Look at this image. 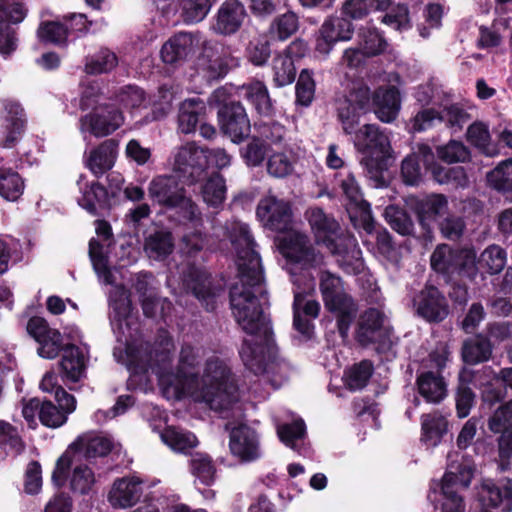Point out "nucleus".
I'll return each mask as SVG.
<instances>
[{
    "mask_svg": "<svg viewBox=\"0 0 512 512\" xmlns=\"http://www.w3.org/2000/svg\"><path fill=\"white\" fill-rule=\"evenodd\" d=\"M223 230L236 254L238 267L237 281L229 292L230 308L237 324L249 336L243 341L240 356L249 370L260 374L265 371L274 346L270 319L263 309L266 290L261 260L248 224L232 219Z\"/></svg>",
    "mask_w": 512,
    "mask_h": 512,
    "instance_id": "f257e3e1",
    "label": "nucleus"
},
{
    "mask_svg": "<svg viewBox=\"0 0 512 512\" xmlns=\"http://www.w3.org/2000/svg\"><path fill=\"white\" fill-rule=\"evenodd\" d=\"M109 304L111 308L110 322L115 333L118 335L119 342L125 344L127 355L126 364L129 369H140L142 371L152 370L158 376L160 384H178L184 382H195L198 379V365L203 357V350L200 347L191 344H183L179 363L176 371L170 367V353L173 350V341L166 331L158 334L153 348L139 359L133 354L129 339L132 337V326L135 325V319L132 315L131 302L128 291L122 286H115L109 293Z\"/></svg>",
    "mask_w": 512,
    "mask_h": 512,
    "instance_id": "f03ea898",
    "label": "nucleus"
},
{
    "mask_svg": "<svg viewBox=\"0 0 512 512\" xmlns=\"http://www.w3.org/2000/svg\"><path fill=\"white\" fill-rule=\"evenodd\" d=\"M370 89L363 83H356L337 101V115L346 134L354 133L355 147L366 154L362 164L367 174L380 184V174L386 169V160L390 156L391 144L386 129L376 124H365L356 130L361 115L369 110Z\"/></svg>",
    "mask_w": 512,
    "mask_h": 512,
    "instance_id": "7ed1b4c3",
    "label": "nucleus"
},
{
    "mask_svg": "<svg viewBox=\"0 0 512 512\" xmlns=\"http://www.w3.org/2000/svg\"><path fill=\"white\" fill-rule=\"evenodd\" d=\"M202 45L200 67L209 79L224 77L238 65L230 46L218 41H202L199 33L180 32L164 43L161 58L167 64H176L192 57Z\"/></svg>",
    "mask_w": 512,
    "mask_h": 512,
    "instance_id": "20e7f679",
    "label": "nucleus"
},
{
    "mask_svg": "<svg viewBox=\"0 0 512 512\" xmlns=\"http://www.w3.org/2000/svg\"><path fill=\"white\" fill-rule=\"evenodd\" d=\"M474 476V465L471 460L458 453L448 454L447 471L443 476L440 491L432 489L429 494L431 501L438 502L435 512H463L464 506L459 491L466 489Z\"/></svg>",
    "mask_w": 512,
    "mask_h": 512,
    "instance_id": "39448f33",
    "label": "nucleus"
},
{
    "mask_svg": "<svg viewBox=\"0 0 512 512\" xmlns=\"http://www.w3.org/2000/svg\"><path fill=\"white\" fill-rule=\"evenodd\" d=\"M320 291L326 309L336 317L340 336L345 339L356 317V303L345 292L340 277L328 271L320 274Z\"/></svg>",
    "mask_w": 512,
    "mask_h": 512,
    "instance_id": "423d86ee",
    "label": "nucleus"
},
{
    "mask_svg": "<svg viewBox=\"0 0 512 512\" xmlns=\"http://www.w3.org/2000/svg\"><path fill=\"white\" fill-rule=\"evenodd\" d=\"M148 195L155 203L169 209L177 208L191 222L201 220L198 206L185 195V189L173 176L154 177L148 185Z\"/></svg>",
    "mask_w": 512,
    "mask_h": 512,
    "instance_id": "0eeeda50",
    "label": "nucleus"
},
{
    "mask_svg": "<svg viewBox=\"0 0 512 512\" xmlns=\"http://www.w3.org/2000/svg\"><path fill=\"white\" fill-rule=\"evenodd\" d=\"M70 470H72L70 476L71 489L80 494L88 493L95 483V476L92 470L82 463L81 453L77 452L75 447H68L57 460L52 481L57 486L64 485Z\"/></svg>",
    "mask_w": 512,
    "mask_h": 512,
    "instance_id": "6e6552de",
    "label": "nucleus"
},
{
    "mask_svg": "<svg viewBox=\"0 0 512 512\" xmlns=\"http://www.w3.org/2000/svg\"><path fill=\"white\" fill-rule=\"evenodd\" d=\"M192 388L191 399L194 402L204 403L211 410L223 417L241 416L242 401L239 386H187Z\"/></svg>",
    "mask_w": 512,
    "mask_h": 512,
    "instance_id": "1a4fd4ad",
    "label": "nucleus"
},
{
    "mask_svg": "<svg viewBox=\"0 0 512 512\" xmlns=\"http://www.w3.org/2000/svg\"><path fill=\"white\" fill-rule=\"evenodd\" d=\"M172 169L191 184L197 182L207 167V151L195 143H186L174 150Z\"/></svg>",
    "mask_w": 512,
    "mask_h": 512,
    "instance_id": "9d476101",
    "label": "nucleus"
},
{
    "mask_svg": "<svg viewBox=\"0 0 512 512\" xmlns=\"http://www.w3.org/2000/svg\"><path fill=\"white\" fill-rule=\"evenodd\" d=\"M469 121V115L457 105L446 106L441 110L433 108L419 111L411 120V129L414 132H422L436 123L444 122L453 131H459Z\"/></svg>",
    "mask_w": 512,
    "mask_h": 512,
    "instance_id": "9b49d317",
    "label": "nucleus"
},
{
    "mask_svg": "<svg viewBox=\"0 0 512 512\" xmlns=\"http://www.w3.org/2000/svg\"><path fill=\"white\" fill-rule=\"evenodd\" d=\"M124 123L123 113L113 105L96 107L92 112L80 118V131L89 132L95 137L112 134Z\"/></svg>",
    "mask_w": 512,
    "mask_h": 512,
    "instance_id": "f8f14e48",
    "label": "nucleus"
},
{
    "mask_svg": "<svg viewBox=\"0 0 512 512\" xmlns=\"http://www.w3.org/2000/svg\"><path fill=\"white\" fill-rule=\"evenodd\" d=\"M229 431V448L231 453L242 462H252L261 457L259 435L255 429L239 424L232 427L230 423L225 425Z\"/></svg>",
    "mask_w": 512,
    "mask_h": 512,
    "instance_id": "ddd939ff",
    "label": "nucleus"
},
{
    "mask_svg": "<svg viewBox=\"0 0 512 512\" xmlns=\"http://www.w3.org/2000/svg\"><path fill=\"white\" fill-rule=\"evenodd\" d=\"M256 214L263 226L272 231L284 232L291 227L292 211L289 203L275 196L262 198L257 205Z\"/></svg>",
    "mask_w": 512,
    "mask_h": 512,
    "instance_id": "4468645a",
    "label": "nucleus"
},
{
    "mask_svg": "<svg viewBox=\"0 0 512 512\" xmlns=\"http://www.w3.org/2000/svg\"><path fill=\"white\" fill-rule=\"evenodd\" d=\"M391 329L386 324V317L378 309L370 308L359 318L357 340L362 345L377 343L382 347L390 344Z\"/></svg>",
    "mask_w": 512,
    "mask_h": 512,
    "instance_id": "2eb2a0df",
    "label": "nucleus"
},
{
    "mask_svg": "<svg viewBox=\"0 0 512 512\" xmlns=\"http://www.w3.org/2000/svg\"><path fill=\"white\" fill-rule=\"evenodd\" d=\"M246 17V8L241 1L226 0L213 17L210 29L217 35H234L240 30Z\"/></svg>",
    "mask_w": 512,
    "mask_h": 512,
    "instance_id": "dca6fc26",
    "label": "nucleus"
},
{
    "mask_svg": "<svg viewBox=\"0 0 512 512\" xmlns=\"http://www.w3.org/2000/svg\"><path fill=\"white\" fill-rule=\"evenodd\" d=\"M281 251L287 259L305 267L322 262V256L315 252L309 238L297 231H292L283 238Z\"/></svg>",
    "mask_w": 512,
    "mask_h": 512,
    "instance_id": "f3484780",
    "label": "nucleus"
},
{
    "mask_svg": "<svg viewBox=\"0 0 512 512\" xmlns=\"http://www.w3.org/2000/svg\"><path fill=\"white\" fill-rule=\"evenodd\" d=\"M55 399L58 406L51 401H42L39 411L40 422L50 428H58L64 425L67 421V415L76 409L75 397L66 392L62 386L56 387Z\"/></svg>",
    "mask_w": 512,
    "mask_h": 512,
    "instance_id": "a211bd4d",
    "label": "nucleus"
},
{
    "mask_svg": "<svg viewBox=\"0 0 512 512\" xmlns=\"http://www.w3.org/2000/svg\"><path fill=\"white\" fill-rule=\"evenodd\" d=\"M419 316L429 322H441L448 315L446 298L434 286H426L413 299Z\"/></svg>",
    "mask_w": 512,
    "mask_h": 512,
    "instance_id": "6ab92c4d",
    "label": "nucleus"
},
{
    "mask_svg": "<svg viewBox=\"0 0 512 512\" xmlns=\"http://www.w3.org/2000/svg\"><path fill=\"white\" fill-rule=\"evenodd\" d=\"M353 31V24L346 18L331 17L325 20L319 30L316 51L322 55H328L337 42L350 40Z\"/></svg>",
    "mask_w": 512,
    "mask_h": 512,
    "instance_id": "aec40b11",
    "label": "nucleus"
},
{
    "mask_svg": "<svg viewBox=\"0 0 512 512\" xmlns=\"http://www.w3.org/2000/svg\"><path fill=\"white\" fill-rule=\"evenodd\" d=\"M221 129L233 142L240 141L250 132V122L240 102L224 104L218 111Z\"/></svg>",
    "mask_w": 512,
    "mask_h": 512,
    "instance_id": "412c9836",
    "label": "nucleus"
},
{
    "mask_svg": "<svg viewBox=\"0 0 512 512\" xmlns=\"http://www.w3.org/2000/svg\"><path fill=\"white\" fill-rule=\"evenodd\" d=\"M306 45L303 41L292 42L283 53L278 54L272 61L273 81L277 87L291 84L295 80V58L305 55Z\"/></svg>",
    "mask_w": 512,
    "mask_h": 512,
    "instance_id": "4be33fe9",
    "label": "nucleus"
},
{
    "mask_svg": "<svg viewBox=\"0 0 512 512\" xmlns=\"http://www.w3.org/2000/svg\"><path fill=\"white\" fill-rule=\"evenodd\" d=\"M337 185L349 201L350 209H358L361 214L364 229L371 233L373 222L371 218L370 204L363 199L361 188L350 171L342 172L336 176Z\"/></svg>",
    "mask_w": 512,
    "mask_h": 512,
    "instance_id": "5701e85b",
    "label": "nucleus"
},
{
    "mask_svg": "<svg viewBox=\"0 0 512 512\" xmlns=\"http://www.w3.org/2000/svg\"><path fill=\"white\" fill-rule=\"evenodd\" d=\"M143 493L142 481L135 476L117 478L108 492V502L115 509L134 506Z\"/></svg>",
    "mask_w": 512,
    "mask_h": 512,
    "instance_id": "b1692460",
    "label": "nucleus"
},
{
    "mask_svg": "<svg viewBox=\"0 0 512 512\" xmlns=\"http://www.w3.org/2000/svg\"><path fill=\"white\" fill-rule=\"evenodd\" d=\"M335 251L328 249L337 257V263L347 274H360L365 269L362 252L354 236L345 234L336 241Z\"/></svg>",
    "mask_w": 512,
    "mask_h": 512,
    "instance_id": "393cba45",
    "label": "nucleus"
},
{
    "mask_svg": "<svg viewBox=\"0 0 512 512\" xmlns=\"http://www.w3.org/2000/svg\"><path fill=\"white\" fill-rule=\"evenodd\" d=\"M184 285L205 306L212 311L216 307V299L221 293L220 288L212 287L210 276L197 268H189L184 277Z\"/></svg>",
    "mask_w": 512,
    "mask_h": 512,
    "instance_id": "a878e982",
    "label": "nucleus"
},
{
    "mask_svg": "<svg viewBox=\"0 0 512 512\" xmlns=\"http://www.w3.org/2000/svg\"><path fill=\"white\" fill-rule=\"evenodd\" d=\"M25 128V115L22 107L15 102L5 103V116L0 128V146L12 147L21 137Z\"/></svg>",
    "mask_w": 512,
    "mask_h": 512,
    "instance_id": "bb28decb",
    "label": "nucleus"
},
{
    "mask_svg": "<svg viewBox=\"0 0 512 512\" xmlns=\"http://www.w3.org/2000/svg\"><path fill=\"white\" fill-rule=\"evenodd\" d=\"M308 221L315 233V237L318 243H322L327 249H336V241L338 238L344 235L339 234L338 223L328 215L324 213L321 208L314 207L307 211Z\"/></svg>",
    "mask_w": 512,
    "mask_h": 512,
    "instance_id": "cd10ccee",
    "label": "nucleus"
},
{
    "mask_svg": "<svg viewBox=\"0 0 512 512\" xmlns=\"http://www.w3.org/2000/svg\"><path fill=\"white\" fill-rule=\"evenodd\" d=\"M494 433H502L499 438V453L502 458L512 455V400L500 406L488 422Z\"/></svg>",
    "mask_w": 512,
    "mask_h": 512,
    "instance_id": "c85d7f7f",
    "label": "nucleus"
},
{
    "mask_svg": "<svg viewBox=\"0 0 512 512\" xmlns=\"http://www.w3.org/2000/svg\"><path fill=\"white\" fill-rule=\"evenodd\" d=\"M479 498L483 506L497 509L499 512H511L512 481L505 480L498 483L485 481L480 488Z\"/></svg>",
    "mask_w": 512,
    "mask_h": 512,
    "instance_id": "c756f323",
    "label": "nucleus"
},
{
    "mask_svg": "<svg viewBox=\"0 0 512 512\" xmlns=\"http://www.w3.org/2000/svg\"><path fill=\"white\" fill-rule=\"evenodd\" d=\"M293 311V325L295 329L301 334L309 336L313 330L311 319H315L319 315V302L316 300H306L302 291L295 290Z\"/></svg>",
    "mask_w": 512,
    "mask_h": 512,
    "instance_id": "7c9ffc66",
    "label": "nucleus"
},
{
    "mask_svg": "<svg viewBox=\"0 0 512 512\" xmlns=\"http://www.w3.org/2000/svg\"><path fill=\"white\" fill-rule=\"evenodd\" d=\"M374 112L385 123L394 121L401 106L400 94L395 87H380L373 94Z\"/></svg>",
    "mask_w": 512,
    "mask_h": 512,
    "instance_id": "2f4dec72",
    "label": "nucleus"
},
{
    "mask_svg": "<svg viewBox=\"0 0 512 512\" xmlns=\"http://www.w3.org/2000/svg\"><path fill=\"white\" fill-rule=\"evenodd\" d=\"M116 154V143L113 140H106L90 151L86 166L96 177H99L113 167Z\"/></svg>",
    "mask_w": 512,
    "mask_h": 512,
    "instance_id": "473e14b6",
    "label": "nucleus"
},
{
    "mask_svg": "<svg viewBox=\"0 0 512 512\" xmlns=\"http://www.w3.org/2000/svg\"><path fill=\"white\" fill-rule=\"evenodd\" d=\"M205 110V103L199 98H191L183 101L179 107L178 114V129L180 132L184 134L194 132Z\"/></svg>",
    "mask_w": 512,
    "mask_h": 512,
    "instance_id": "72a5a7b5",
    "label": "nucleus"
},
{
    "mask_svg": "<svg viewBox=\"0 0 512 512\" xmlns=\"http://www.w3.org/2000/svg\"><path fill=\"white\" fill-rule=\"evenodd\" d=\"M493 351L490 340L483 334L466 339L462 344V358L465 363L478 364L491 358Z\"/></svg>",
    "mask_w": 512,
    "mask_h": 512,
    "instance_id": "f704fd0d",
    "label": "nucleus"
},
{
    "mask_svg": "<svg viewBox=\"0 0 512 512\" xmlns=\"http://www.w3.org/2000/svg\"><path fill=\"white\" fill-rule=\"evenodd\" d=\"M84 176L81 175L77 181L81 196L77 199L78 204L92 215H97V210L103 207L107 200V191L99 183L88 185L83 183Z\"/></svg>",
    "mask_w": 512,
    "mask_h": 512,
    "instance_id": "c9c22d12",
    "label": "nucleus"
},
{
    "mask_svg": "<svg viewBox=\"0 0 512 512\" xmlns=\"http://www.w3.org/2000/svg\"><path fill=\"white\" fill-rule=\"evenodd\" d=\"M173 249L174 240L169 231L158 230L145 238L144 251L150 259L164 260Z\"/></svg>",
    "mask_w": 512,
    "mask_h": 512,
    "instance_id": "e433bc0d",
    "label": "nucleus"
},
{
    "mask_svg": "<svg viewBox=\"0 0 512 512\" xmlns=\"http://www.w3.org/2000/svg\"><path fill=\"white\" fill-rule=\"evenodd\" d=\"M240 95L254 105L259 114L267 116L272 113V102L263 82L251 81L242 85Z\"/></svg>",
    "mask_w": 512,
    "mask_h": 512,
    "instance_id": "4c0bfd02",
    "label": "nucleus"
},
{
    "mask_svg": "<svg viewBox=\"0 0 512 512\" xmlns=\"http://www.w3.org/2000/svg\"><path fill=\"white\" fill-rule=\"evenodd\" d=\"M161 440L173 451L188 454L197 447L198 439L190 431L176 427H168L160 434Z\"/></svg>",
    "mask_w": 512,
    "mask_h": 512,
    "instance_id": "58836bf2",
    "label": "nucleus"
},
{
    "mask_svg": "<svg viewBox=\"0 0 512 512\" xmlns=\"http://www.w3.org/2000/svg\"><path fill=\"white\" fill-rule=\"evenodd\" d=\"M60 365L66 380L72 382L80 381L85 372V361L82 351L74 345L67 346L64 349Z\"/></svg>",
    "mask_w": 512,
    "mask_h": 512,
    "instance_id": "ea45409f",
    "label": "nucleus"
},
{
    "mask_svg": "<svg viewBox=\"0 0 512 512\" xmlns=\"http://www.w3.org/2000/svg\"><path fill=\"white\" fill-rule=\"evenodd\" d=\"M422 441L428 446H436L447 432V420L442 415L426 414L422 416Z\"/></svg>",
    "mask_w": 512,
    "mask_h": 512,
    "instance_id": "a19ab883",
    "label": "nucleus"
},
{
    "mask_svg": "<svg viewBox=\"0 0 512 512\" xmlns=\"http://www.w3.org/2000/svg\"><path fill=\"white\" fill-rule=\"evenodd\" d=\"M226 190L224 177L214 172L203 183L201 195L207 205L217 208L223 204L226 198Z\"/></svg>",
    "mask_w": 512,
    "mask_h": 512,
    "instance_id": "79ce46f5",
    "label": "nucleus"
},
{
    "mask_svg": "<svg viewBox=\"0 0 512 512\" xmlns=\"http://www.w3.org/2000/svg\"><path fill=\"white\" fill-rule=\"evenodd\" d=\"M69 447H75L81 453V459H91L107 455L112 448V443L105 437H82Z\"/></svg>",
    "mask_w": 512,
    "mask_h": 512,
    "instance_id": "37998d69",
    "label": "nucleus"
},
{
    "mask_svg": "<svg viewBox=\"0 0 512 512\" xmlns=\"http://www.w3.org/2000/svg\"><path fill=\"white\" fill-rule=\"evenodd\" d=\"M117 65L116 54L108 48H101L86 58L84 70L87 74L98 75L111 72Z\"/></svg>",
    "mask_w": 512,
    "mask_h": 512,
    "instance_id": "c03bdc74",
    "label": "nucleus"
},
{
    "mask_svg": "<svg viewBox=\"0 0 512 512\" xmlns=\"http://www.w3.org/2000/svg\"><path fill=\"white\" fill-rule=\"evenodd\" d=\"M22 177L11 168H0V195L8 201L18 200L24 192Z\"/></svg>",
    "mask_w": 512,
    "mask_h": 512,
    "instance_id": "a18cd8bd",
    "label": "nucleus"
},
{
    "mask_svg": "<svg viewBox=\"0 0 512 512\" xmlns=\"http://www.w3.org/2000/svg\"><path fill=\"white\" fill-rule=\"evenodd\" d=\"M507 253L499 245L492 244L486 247L478 259V265L488 274H499L506 266Z\"/></svg>",
    "mask_w": 512,
    "mask_h": 512,
    "instance_id": "49530a36",
    "label": "nucleus"
},
{
    "mask_svg": "<svg viewBox=\"0 0 512 512\" xmlns=\"http://www.w3.org/2000/svg\"><path fill=\"white\" fill-rule=\"evenodd\" d=\"M234 381L233 374L225 362L219 358L207 360L201 376L202 384H232Z\"/></svg>",
    "mask_w": 512,
    "mask_h": 512,
    "instance_id": "de8ad7c7",
    "label": "nucleus"
},
{
    "mask_svg": "<svg viewBox=\"0 0 512 512\" xmlns=\"http://www.w3.org/2000/svg\"><path fill=\"white\" fill-rule=\"evenodd\" d=\"M270 151L266 143L253 136L241 147L240 156L248 167L255 168L262 166Z\"/></svg>",
    "mask_w": 512,
    "mask_h": 512,
    "instance_id": "09e8293b",
    "label": "nucleus"
},
{
    "mask_svg": "<svg viewBox=\"0 0 512 512\" xmlns=\"http://www.w3.org/2000/svg\"><path fill=\"white\" fill-rule=\"evenodd\" d=\"M277 435L286 446L296 449L297 442L306 435V425L302 418L296 417L291 423H276Z\"/></svg>",
    "mask_w": 512,
    "mask_h": 512,
    "instance_id": "8fccbe9b",
    "label": "nucleus"
},
{
    "mask_svg": "<svg viewBox=\"0 0 512 512\" xmlns=\"http://www.w3.org/2000/svg\"><path fill=\"white\" fill-rule=\"evenodd\" d=\"M89 256L99 279L104 284L113 285L114 279L108 267V258L103 251V245L95 239H91L89 242Z\"/></svg>",
    "mask_w": 512,
    "mask_h": 512,
    "instance_id": "3c124183",
    "label": "nucleus"
},
{
    "mask_svg": "<svg viewBox=\"0 0 512 512\" xmlns=\"http://www.w3.org/2000/svg\"><path fill=\"white\" fill-rule=\"evenodd\" d=\"M37 36L42 42L61 45L66 43L69 30L63 21H42L37 29Z\"/></svg>",
    "mask_w": 512,
    "mask_h": 512,
    "instance_id": "603ef678",
    "label": "nucleus"
},
{
    "mask_svg": "<svg viewBox=\"0 0 512 512\" xmlns=\"http://www.w3.org/2000/svg\"><path fill=\"white\" fill-rule=\"evenodd\" d=\"M190 468L192 474L201 484L210 486L214 483L216 469L212 463V459L207 454H195L191 458Z\"/></svg>",
    "mask_w": 512,
    "mask_h": 512,
    "instance_id": "864d4df0",
    "label": "nucleus"
},
{
    "mask_svg": "<svg viewBox=\"0 0 512 512\" xmlns=\"http://www.w3.org/2000/svg\"><path fill=\"white\" fill-rule=\"evenodd\" d=\"M358 47L369 57L377 56L384 52L386 41L375 28L365 27L359 31Z\"/></svg>",
    "mask_w": 512,
    "mask_h": 512,
    "instance_id": "5fc2aeb1",
    "label": "nucleus"
},
{
    "mask_svg": "<svg viewBox=\"0 0 512 512\" xmlns=\"http://www.w3.org/2000/svg\"><path fill=\"white\" fill-rule=\"evenodd\" d=\"M267 173L274 178H285L294 171V160L285 151H274L266 162Z\"/></svg>",
    "mask_w": 512,
    "mask_h": 512,
    "instance_id": "6e6d98bb",
    "label": "nucleus"
},
{
    "mask_svg": "<svg viewBox=\"0 0 512 512\" xmlns=\"http://www.w3.org/2000/svg\"><path fill=\"white\" fill-rule=\"evenodd\" d=\"M487 180L496 190L503 193H512V159L503 161L489 172Z\"/></svg>",
    "mask_w": 512,
    "mask_h": 512,
    "instance_id": "4d7b16f0",
    "label": "nucleus"
},
{
    "mask_svg": "<svg viewBox=\"0 0 512 512\" xmlns=\"http://www.w3.org/2000/svg\"><path fill=\"white\" fill-rule=\"evenodd\" d=\"M180 13L185 23L201 22L211 8L210 0H181Z\"/></svg>",
    "mask_w": 512,
    "mask_h": 512,
    "instance_id": "13d9d810",
    "label": "nucleus"
},
{
    "mask_svg": "<svg viewBox=\"0 0 512 512\" xmlns=\"http://www.w3.org/2000/svg\"><path fill=\"white\" fill-rule=\"evenodd\" d=\"M448 201L445 196L434 194L423 199L418 205L421 220L443 217L447 213Z\"/></svg>",
    "mask_w": 512,
    "mask_h": 512,
    "instance_id": "bf43d9fd",
    "label": "nucleus"
},
{
    "mask_svg": "<svg viewBox=\"0 0 512 512\" xmlns=\"http://www.w3.org/2000/svg\"><path fill=\"white\" fill-rule=\"evenodd\" d=\"M456 249L446 244L436 247L431 255V267L440 273H455Z\"/></svg>",
    "mask_w": 512,
    "mask_h": 512,
    "instance_id": "052dcab7",
    "label": "nucleus"
},
{
    "mask_svg": "<svg viewBox=\"0 0 512 512\" xmlns=\"http://www.w3.org/2000/svg\"><path fill=\"white\" fill-rule=\"evenodd\" d=\"M476 253L473 249H456L455 273L474 280L478 274Z\"/></svg>",
    "mask_w": 512,
    "mask_h": 512,
    "instance_id": "680f3d73",
    "label": "nucleus"
},
{
    "mask_svg": "<svg viewBox=\"0 0 512 512\" xmlns=\"http://www.w3.org/2000/svg\"><path fill=\"white\" fill-rule=\"evenodd\" d=\"M27 15L23 0H0V23L18 24Z\"/></svg>",
    "mask_w": 512,
    "mask_h": 512,
    "instance_id": "e2e57ef3",
    "label": "nucleus"
},
{
    "mask_svg": "<svg viewBox=\"0 0 512 512\" xmlns=\"http://www.w3.org/2000/svg\"><path fill=\"white\" fill-rule=\"evenodd\" d=\"M384 216L390 227L401 235H409L413 231V222L407 213L393 205L386 207Z\"/></svg>",
    "mask_w": 512,
    "mask_h": 512,
    "instance_id": "0e129e2a",
    "label": "nucleus"
},
{
    "mask_svg": "<svg viewBox=\"0 0 512 512\" xmlns=\"http://www.w3.org/2000/svg\"><path fill=\"white\" fill-rule=\"evenodd\" d=\"M298 29V18L293 12H287L277 17L270 26L272 37L286 40Z\"/></svg>",
    "mask_w": 512,
    "mask_h": 512,
    "instance_id": "69168bd1",
    "label": "nucleus"
},
{
    "mask_svg": "<svg viewBox=\"0 0 512 512\" xmlns=\"http://www.w3.org/2000/svg\"><path fill=\"white\" fill-rule=\"evenodd\" d=\"M137 386H128L129 393L118 396L115 405L108 411L98 410L94 414L96 421H105L107 419L124 414L129 408L134 406L136 397L134 390Z\"/></svg>",
    "mask_w": 512,
    "mask_h": 512,
    "instance_id": "338daca9",
    "label": "nucleus"
},
{
    "mask_svg": "<svg viewBox=\"0 0 512 512\" xmlns=\"http://www.w3.org/2000/svg\"><path fill=\"white\" fill-rule=\"evenodd\" d=\"M374 372V366L369 360H362L359 363L347 368L343 374L345 384H367Z\"/></svg>",
    "mask_w": 512,
    "mask_h": 512,
    "instance_id": "774afa93",
    "label": "nucleus"
}]
</instances>
